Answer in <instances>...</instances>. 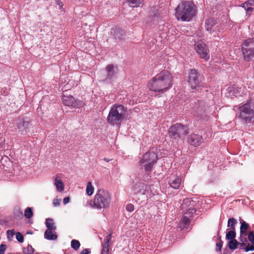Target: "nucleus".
Here are the masks:
<instances>
[{"label": "nucleus", "mask_w": 254, "mask_h": 254, "mask_svg": "<svg viewBox=\"0 0 254 254\" xmlns=\"http://www.w3.org/2000/svg\"><path fill=\"white\" fill-rule=\"evenodd\" d=\"M173 76L167 70H162L156 75L148 83L150 90L164 93L172 85Z\"/></svg>", "instance_id": "nucleus-1"}, {"label": "nucleus", "mask_w": 254, "mask_h": 254, "mask_svg": "<svg viewBox=\"0 0 254 254\" xmlns=\"http://www.w3.org/2000/svg\"><path fill=\"white\" fill-rule=\"evenodd\" d=\"M126 110L120 104L113 105L107 118V122L112 126H119L125 118Z\"/></svg>", "instance_id": "nucleus-2"}, {"label": "nucleus", "mask_w": 254, "mask_h": 254, "mask_svg": "<svg viewBox=\"0 0 254 254\" xmlns=\"http://www.w3.org/2000/svg\"><path fill=\"white\" fill-rule=\"evenodd\" d=\"M111 197L110 193L103 190H98L93 200V207L97 209L106 208L110 206Z\"/></svg>", "instance_id": "nucleus-3"}, {"label": "nucleus", "mask_w": 254, "mask_h": 254, "mask_svg": "<svg viewBox=\"0 0 254 254\" xmlns=\"http://www.w3.org/2000/svg\"><path fill=\"white\" fill-rule=\"evenodd\" d=\"M157 159V154L153 151H149L142 156L139 161L141 168L146 171H151Z\"/></svg>", "instance_id": "nucleus-4"}, {"label": "nucleus", "mask_w": 254, "mask_h": 254, "mask_svg": "<svg viewBox=\"0 0 254 254\" xmlns=\"http://www.w3.org/2000/svg\"><path fill=\"white\" fill-rule=\"evenodd\" d=\"M175 16L178 20L183 21L190 20V2L184 1L180 4L176 9Z\"/></svg>", "instance_id": "nucleus-5"}, {"label": "nucleus", "mask_w": 254, "mask_h": 254, "mask_svg": "<svg viewBox=\"0 0 254 254\" xmlns=\"http://www.w3.org/2000/svg\"><path fill=\"white\" fill-rule=\"evenodd\" d=\"M239 110L240 113L239 117L245 124L254 122V111L251 108L249 101L240 106Z\"/></svg>", "instance_id": "nucleus-6"}, {"label": "nucleus", "mask_w": 254, "mask_h": 254, "mask_svg": "<svg viewBox=\"0 0 254 254\" xmlns=\"http://www.w3.org/2000/svg\"><path fill=\"white\" fill-rule=\"evenodd\" d=\"M242 51L244 60H251L254 57V39L246 40L242 45Z\"/></svg>", "instance_id": "nucleus-7"}, {"label": "nucleus", "mask_w": 254, "mask_h": 254, "mask_svg": "<svg viewBox=\"0 0 254 254\" xmlns=\"http://www.w3.org/2000/svg\"><path fill=\"white\" fill-rule=\"evenodd\" d=\"M205 28L207 31H210V33L215 37H219V34L223 29L222 25L218 24L214 18H210L206 20Z\"/></svg>", "instance_id": "nucleus-8"}, {"label": "nucleus", "mask_w": 254, "mask_h": 254, "mask_svg": "<svg viewBox=\"0 0 254 254\" xmlns=\"http://www.w3.org/2000/svg\"><path fill=\"white\" fill-rule=\"evenodd\" d=\"M195 49L196 53L201 59L207 61L209 59V51L206 46L202 41H198L195 44Z\"/></svg>", "instance_id": "nucleus-9"}, {"label": "nucleus", "mask_w": 254, "mask_h": 254, "mask_svg": "<svg viewBox=\"0 0 254 254\" xmlns=\"http://www.w3.org/2000/svg\"><path fill=\"white\" fill-rule=\"evenodd\" d=\"M191 89H197L202 85L203 78L199 73L195 69H191Z\"/></svg>", "instance_id": "nucleus-10"}, {"label": "nucleus", "mask_w": 254, "mask_h": 254, "mask_svg": "<svg viewBox=\"0 0 254 254\" xmlns=\"http://www.w3.org/2000/svg\"><path fill=\"white\" fill-rule=\"evenodd\" d=\"M64 104L67 106L79 108L83 106V103L80 100H75L72 96L64 95L62 98Z\"/></svg>", "instance_id": "nucleus-11"}, {"label": "nucleus", "mask_w": 254, "mask_h": 254, "mask_svg": "<svg viewBox=\"0 0 254 254\" xmlns=\"http://www.w3.org/2000/svg\"><path fill=\"white\" fill-rule=\"evenodd\" d=\"M183 130V126L180 124H176L171 126L168 130L169 136L175 139L180 137V134Z\"/></svg>", "instance_id": "nucleus-12"}, {"label": "nucleus", "mask_w": 254, "mask_h": 254, "mask_svg": "<svg viewBox=\"0 0 254 254\" xmlns=\"http://www.w3.org/2000/svg\"><path fill=\"white\" fill-rule=\"evenodd\" d=\"M17 127L18 131L21 135H26L30 126V123L28 121H25L23 119L19 118L17 120Z\"/></svg>", "instance_id": "nucleus-13"}, {"label": "nucleus", "mask_w": 254, "mask_h": 254, "mask_svg": "<svg viewBox=\"0 0 254 254\" xmlns=\"http://www.w3.org/2000/svg\"><path fill=\"white\" fill-rule=\"evenodd\" d=\"M190 208H188L187 209V212H186L180 223V228L181 230H185V229L189 228L190 225Z\"/></svg>", "instance_id": "nucleus-14"}, {"label": "nucleus", "mask_w": 254, "mask_h": 254, "mask_svg": "<svg viewBox=\"0 0 254 254\" xmlns=\"http://www.w3.org/2000/svg\"><path fill=\"white\" fill-rule=\"evenodd\" d=\"M181 183V179L177 176L172 175L170 178L169 184L174 189H178Z\"/></svg>", "instance_id": "nucleus-15"}, {"label": "nucleus", "mask_w": 254, "mask_h": 254, "mask_svg": "<svg viewBox=\"0 0 254 254\" xmlns=\"http://www.w3.org/2000/svg\"><path fill=\"white\" fill-rule=\"evenodd\" d=\"M106 69L107 72V79L114 80L116 78L117 71L113 65H108L106 67Z\"/></svg>", "instance_id": "nucleus-16"}, {"label": "nucleus", "mask_w": 254, "mask_h": 254, "mask_svg": "<svg viewBox=\"0 0 254 254\" xmlns=\"http://www.w3.org/2000/svg\"><path fill=\"white\" fill-rule=\"evenodd\" d=\"M249 227L248 224H247L246 222L243 221L241 222V227H240V233H241V237H240V241L243 243L242 245H245L246 244L244 243L247 241L246 239L245 238H243V236H246V231L248 229Z\"/></svg>", "instance_id": "nucleus-17"}, {"label": "nucleus", "mask_w": 254, "mask_h": 254, "mask_svg": "<svg viewBox=\"0 0 254 254\" xmlns=\"http://www.w3.org/2000/svg\"><path fill=\"white\" fill-rule=\"evenodd\" d=\"M54 185L55 186L58 192H61L64 190V185L62 180L61 178L56 175L54 180Z\"/></svg>", "instance_id": "nucleus-18"}, {"label": "nucleus", "mask_w": 254, "mask_h": 254, "mask_svg": "<svg viewBox=\"0 0 254 254\" xmlns=\"http://www.w3.org/2000/svg\"><path fill=\"white\" fill-rule=\"evenodd\" d=\"M144 183L141 182H137L135 183L133 187L132 193L134 194H142L143 190Z\"/></svg>", "instance_id": "nucleus-19"}, {"label": "nucleus", "mask_w": 254, "mask_h": 254, "mask_svg": "<svg viewBox=\"0 0 254 254\" xmlns=\"http://www.w3.org/2000/svg\"><path fill=\"white\" fill-rule=\"evenodd\" d=\"M44 238L48 240H56L57 235L55 230H46L44 233Z\"/></svg>", "instance_id": "nucleus-20"}, {"label": "nucleus", "mask_w": 254, "mask_h": 254, "mask_svg": "<svg viewBox=\"0 0 254 254\" xmlns=\"http://www.w3.org/2000/svg\"><path fill=\"white\" fill-rule=\"evenodd\" d=\"M249 241L251 242V245L248 244L246 248H245V250L246 252L248 251H254V235L253 232H251L248 237Z\"/></svg>", "instance_id": "nucleus-21"}, {"label": "nucleus", "mask_w": 254, "mask_h": 254, "mask_svg": "<svg viewBox=\"0 0 254 254\" xmlns=\"http://www.w3.org/2000/svg\"><path fill=\"white\" fill-rule=\"evenodd\" d=\"M202 137L198 134H191V145L197 146L202 142Z\"/></svg>", "instance_id": "nucleus-22"}, {"label": "nucleus", "mask_w": 254, "mask_h": 254, "mask_svg": "<svg viewBox=\"0 0 254 254\" xmlns=\"http://www.w3.org/2000/svg\"><path fill=\"white\" fill-rule=\"evenodd\" d=\"M111 32V34H113L115 36V38L116 39H122V36L125 34V31L120 28H116L115 29H112Z\"/></svg>", "instance_id": "nucleus-23"}, {"label": "nucleus", "mask_w": 254, "mask_h": 254, "mask_svg": "<svg viewBox=\"0 0 254 254\" xmlns=\"http://www.w3.org/2000/svg\"><path fill=\"white\" fill-rule=\"evenodd\" d=\"M45 224L47 228V230H56V226L55 225L54 220L52 219H46Z\"/></svg>", "instance_id": "nucleus-24"}, {"label": "nucleus", "mask_w": 254, "mask_h": 254, "mask_svg": "<svg viewBox=\"0 0 254 254\" xmlns=\"http://www.w3.org/2000/svg\"><path fill=\"white\" fill-rule=\"evenodd\" d=\"M130 6L137 7L142 6V0H127Z\"/></svg>", "instance_id": "nucleus-25"}, {"label": "nucleus", "mask_w": 254, "mask_h": 254, "mask_svg": "<svg viewBox=\"0 0 254 254\" xmlns=\"http://www.w3.org/2000/svg\"><path fill=\"white\" fill-rule=\"evenodd\" d=\"M143 191L144 192H142V195H151L153 194V192L151 190V187L149 185H146L144 184Z\"/></svg>", "instance_id": "nucleus-26"}, {"label": "nucleus", "mask_w": 254, "mask_h": 254, "mask_svg": "<svg viewBox=\"0 0 254 254\" xmlns=\"http://www.w3.org/2000/svg\"><path fill=\"white\" fill-rule=\"evenodd\" d=\"M94 188L90 182H88L86 186V191L88 195H91L94 192Z\"/></svg>", "instance_id": "nucleus-27"}, {"label": "nucleus", "mask_w": 254, "mask_h": 254, "mask_svg": "<svg viewBox=\"0 0 254 254\" xmlns=\"http://www.w3.org/2000/svg\"><path fill=\"white\" fill-rule=\"evenodd\" d=\"M242 243H239L236 240H230L229 243V248L231 250H235L237 248L238 245L240 244L241 246H243L242 245Z\"/></svg>", "instance_id": "nucleus-28"}, {"label": "nucleus", "mask_w": 254, "mask_h": 254, "mask_svg": "<svg viewBox=\"0 0 254 254\" xmlns=\"http://www.w3.org/2000/svg\"><path fill=\"white\" fill-rule=\"evenodd\" d=\"M237 223V220L234 218H230L228 219L227 227H230L233 230L235 229L234 226Z\"/></svg>", "instance_id": "nucleus-29"}, {"label": "nucleus", "mask_w": 254, "mask_h": 254, "mask_svg": "<svg viewBox=\"0 0 254 254\" xmlns=\"http://www.w3.org/2000/svg\"><path fill=\"white\" fill-rule=\"evenodd\" d=\"M226 239L229 240H235V238L236 237V233L234 230H231L229 231L226 236Z\"/></svg>", "instance_id": "nucleus-30"}, {"label": "nucleus", "mask_w": 254, "mask_h": 254, "mask_svg": "<svg viewBox=\"0 0 254 254\" xmlns=\"http://www.w3.org/2000/svg\"><path fill=\"white\" fill-rule=\"evenodd\" d=\"M23 252L25 254H33L34 252V249L32 246L28 245L26 248H24Z\"/></svg>", "instance_id": "nucleus-31"}, {"label": "nucleus", "mask_w": 254, "mask_h": 254, "mask_svg": "<svg viewBox=\"0 0 254 254\" xmlns=\"http://www.w3.org/2000/svg\"><path fill=\"white\" fill-rule=\"evenodd\" d=\"M80 243L78 241L76 240H72L71 242V247L74 250H77L80 247Z\"/></svg>", "instance_id": "nucleus-32"}, {"label": "nucleus", "mask_w": 254, "mask_h": 254, "mask_svg": "<svg viewBox=\"0 0 254 254\" xmlns=\"http://www.w3.org/2000/svg\"><path fill=\"white\" fill-rule=\"evenodd\" d=\"M33 215V211L31 207H27L24 211V216L26 218L29 219Z\"/></svg>", "instance_id": "nucleus-33"}, {"label": "nucleus", "mask_w": 254, "mask_h": 254, "mask_svg": "<svg viewBox=\"0 0 254 254\" xmlns=\"http://www.w3.org/2000/svg\"><path fill=\"white\" fill-rule=\"evenodd\" d=\"M15 231L14 229L8 230L6 231L7 238L9 240H11L15 234Z\"/></svg>", "instance_id": "nucleus-34"}, {"label": "nucleus", "mask_w": 254, "mask_h": 254, "mask_svg": "<svg viewBox=\"0 0 254 254\" xmlns=\"http://www.w3.org/2000/svg\"><path fill=\"white\" fill-rule=\"evenodd\" d=\"M111 237H112V233H110V234L106 236V237L104 240L105 243L103 245V246L109 247L110 241L111 239Z\"/></svg>", "instance_id": "nucleus-35"}, {"label": "nucleus", "mask_w": 254, "mask_h": 254, "mask_svg": "<svg viewBox=\"0 0 254 254\" xmlns=\"http://www.w3.org/2000/svg\"><path fill=\"white\" fill-rule=\"evenodd\" d=\"M16 239L19 243H23L24 241V238L20 232H17L15 234Z\"/></svg>", "instance_id": "nucleus-36"}, {"label": "nucleus", "mask_w": 254, "mask_h": 254, "mask_svg": "<svg viewBox=\"0 0 254 254\" xmlns=\"http://www.w3.org/2000/svg\"><path fill=\"white\" fill-rule=\"evenodd\" d=\"M249 3L245 2L242 4V7L248 12H251L253 10V8L249 6Z\"/></svg>", "instance_id": "nucleus-37"}, {"label": "nucleus", "mask_w": 254, "mask_h": 254, "mask_svg": "<svg viewBox=\"0 0 254 254\" xmlns=\"http://www.w3.org/2000/svg\"><path fill=\"white\" fill-rule=\"evenodd\" d=\"M223 246V242L221 240H220L218 242L216 243V251L217 252H220L221 251V248Z\"/></svg>", "instance_id": "nucleus-38"}, {"label": "nucleus", "mask_w": 254, "mask_h": 254, "mask_svg": "<svg viewBox=\"0 0 254 254\" xmlns=\"http://www.w3.org/2000/svg\"><path fill=\"white\" fill-rule=\"evenodd\" d=\"M191 19L193 18V17L195 15L196 12V9L195 5L191 2Z\"/></svg>", "instance_id": "nucleus-39"}, {"label": "nucleus", "mask_w": 254, "mask_h": 254, "mask_svg": "<svg viewBox=\"0 0 254 254\" xmlns=\"http://www.w3.org/2000/svg\"><path fill=\"white\" fill-rule=\"evenodd\" d=\"M109 247L102 245V250L101 254H108Z\"/></svg>", "instance_id": "nucleus-40"}, {"label": "nucleus", "mask_w": 254, "mask_h": 254, "mask_svg": "<svg viewBox=\"0 0 254 254\" xmlns=\"http://www.w3.org/2000/svg\"><path fill=\"white\" fill-rule=\"evenodd\" d=\"M126 210L128 212H132L134 210V206L132 204H128L126 206Z\"/></svg>", "instance_id": "nucleus-41"}, {"label": "nucleus", "mask_w": 254, "mask_h": 254, "mask_svg": "<svg viewBox=\"0 0 254 254\" xmlns=\"http://www.w3.org/2000/svg\"><path fill=\"white\" fill-rule=\"evenodd\" d=\"M6 250V246L4 244H1L0 245V254H4Z\"/></svg>", "instance_id": "nucleus-42"}, {"label": "nucleus", "mask_w": 254, "mask_h": 254, "mask_svg": "<svg viewBox=\"0 0 254 254\" xmlns=\"http://www.w3.org/2000/svg\"><path fill=\"white\" fill-rule=\"evenodd\" d=\"M53 204L54 206H58L60 205V200L57 198H55L53 200Z\"/></svg>", "instance_id": "nucleus-43"}, {"label": "nucleus", "mask_w": 254, "mask_h": 254, "mask_svg": "<svg viewBox=\"0 0 254 254\" xmlns=\"http://www.w3.org/2000/svg\"><path fill=\"white\" fill-rule=\"evenodd\" d=\"M164 20H161L160 22H159V28L161 29V30H164V27H163L162 28H161V27L162 26H163L164 25V21H165L166 20V17H164Z\"/></svg>", "instance_id": "nucleus-44"}, {"label": "nucleus", "mask_w": 254, "mask_h": 254, "mask_svg": "<svg viewBox=\"0 0 254 254\" xmlns=\"http://www.w3.org/2000/svg\"><path fill=\"white\" fill-rule=\"evenodd\" d=\"M69 200L70 198L69 197H65L63 199V203H64V204H66L69 202Z\"/></svg>", "instance_id": "nucleus-45"}, {"label": "nucleus", "mask_w": 254, "mask_h": 254, "mask_svg": "<svg viewBox=\"0 0 254 254\" xmlns=\"http://www.w3.org/2000/svg\"><path fill=\"white\" fill-rule=\"evenodd\" d=\"M89 254V251L87 249H84L80 253V254Z\"/></svg>", "instance_id": "nucleus-46"}, {"label": "nucleus", "mask_w": 254, "mask_h": 254, "mask_svg": "<svg viewBox=\"0 0 254 254\" xmlns=\"http://www.w3.org/2000/svg\"><path fill=\"white\" fill-rule=\"evenodd\" d=\"M57 4L59 5L60 8H62L63 6V3L62 1L60 0H58L57 2Z\"/></svg>", "instance_id": "nucleus-47"}, {"label": "nucleus", "mask_w": 254, "mask_h": 254, "mask_svg": "<svg viewBox=\"0 0 254 254\" xmlns=\"http://www.w3.org/2000/svg\"><path fill=\"white\" fill-rule=\"evenodd\" d=\"M249 3V5L252 6L254 4V0H250L248 1Z\"/></svg>", "instance_id": "nucleus-48"}, {"label": "nucleus", "mask_w": 254, "mask_h": 254, "mask_svg": "<svg viewBox=\"0 0 254 254\" xmlns=\"http://www.w3.org/2000/svg\"><path fill=\"white\" fill-rule=\"evenodd\" d=\"M154 20H158V15L157 14H155L153 16Z\"/></svg>", "instance_id": "nucleus-49"}, {"label": "nucleus", "mask_w": 254, "mask_h": 254, "mask_svg": "<svg viewBox=\"0 0 254 254\" xmlns=\"http://www.w3.org/2000/svg\"><path fill=\"white\" fill-rule=\"evenodd\" d=\"M104 160H105L106 162H110V161L111 160V159H109V158H104Z\"/></svg>", "instance_id": "nucleus-50"}, {"label": "nucleus", "mask_w": 254, "mask_h": 254, "mask_svg": "<svg viewBox=\"0 0 254 254\" xmlns=\"http://www.w3.org/2000/svg\"><path fill=\"white\" fill-rule=\"evenodd\" d=\"M197 35L198 37H201V36H202L201 32H197Z\"/></svg>", "instance_id": "nucleus-51"}, {"label": "nucleus", "mask_w": 254, "mask_h": 254, "mask_svg": "<svg viewBox=\"0 0 254 254\" xmlns=\"http://www.w3.org/2000/svg\"><path fill=\"white\" fill-rule=\"evenodd\" d=\"M193 210H194V212H196V208H191V214L193 213Z\"/></svg>", "instance_id": "nucleus-52"}, {"label": "nucleus", "mask_w": 254, "mask_h": 254, "mask_svg": "<svg viewBox=\"0 0 254 254\" xmlns=\"http://www.w3.org/2000/svg\"><path fill=\"white\" fill-rule=\"evenodd\" d=\"M185 203H184L182 205V208L183 209H185Z\"/></svg>", "instance_id": "nucleus-53"}, {"label": "nucleus", "mask_w": 254, "mask_h": 254, "mask_svg": "<svg viewBox=\"0 0 254 254\" xmlns=\"http://www.w3.org/2000/svg\"><path fill=\"white\" fill-rule=\"evenodd\" d=\"M27 234H32V233L31 231H28V232H27Z\"/></svg>", "instance_id": "nucleus-54"}, {"label": "nucleus", "mask_w": 254, "mask_h": 254, "mask_svg": "<svg viewBox=\"0 0 254 254\" xmlns=\"http://www.w3.org/2000/svg\"><path fill=\"white\" fill-rule=\"evenodd\" d=\"M193 202V200H191V202ZM193 205V203H191V205Z\"/></svg>", "instance_id": "nucleus-55"}, {"label": "nucleus", "mask_w": 254, "mask_h": 254, "mask_svg": "<svg viewBox=\"0 0 254 254\" xmlns=\"http://www.w3.org/2000/svg\"><path fill=\"white\" fill-rule=\"evenodd\" d=\"M188 78H189V80L190 79V76H188Z\"/></svg>", "instance_id": "nucleus-56"}, {"label": "nucleus", "mask_w": 254, "mask_h": 254, "mask_svg": "<svg viewBox=\"0 0 254 254\" xmlns=\"http://www.w3.org/2000/svg\"><path fill=\"white\" fill-rule=\"evenodd\" d=\"M91 205H92V206H93V204L92 205V204H91Z\"/></svg>", "instance_id": "nucleus-57"}]
</instances>
